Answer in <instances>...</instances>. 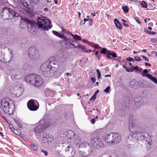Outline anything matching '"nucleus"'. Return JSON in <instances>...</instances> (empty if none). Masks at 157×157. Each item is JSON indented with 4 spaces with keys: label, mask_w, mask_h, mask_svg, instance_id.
I'll use <instances>...</instances> for the list:
<instances>
[{
    "label": "nucleus",
    "mask_w": 157,
    "mask_h": 157,
    "mask_svg": "<svg viewBox=\"0 0 157 157\" xmlns=\"http://www.w3.org/2000/svg\"><path fill=\"white\" fill-rule=\"evenodd\" d=\"M14 101L9 98H3L0 101V108L6 113H13L14 112Z\"/></svg>",
    "instance_id": "nucleus-1"
},
{
    "label": "nucleus",
    "mask_w": 157,
    "mask_h": 157,
    "mask_svg": "<svg viewBox=\"0 0 157 157\" xmlns=\"http://www.w3.org/2000/svg\"><path fill=\"white\" fill-rule=\"evenodd\" d=\"M50 125L49 119L47 116H44L39 122L34 131L37 133L43 132Z\"/></svg>",
    "instance_id": "nucleus-2"
},
{
    "label": "nucleus",
    "mask_w": 157,
    "mask_h": 157,
    "mask_svg": "<svg viewBox=\"0 0 157 157\" xmlns=\"http://www.w3.org/2000/svg\"><path fill=\"white\" fill-rule=\"evenodd\" d=\"M137 119L136 116L135 115L131 114L129 118V129L132 133L128 136L127 140H132L134 137L136 136L134 133L133 130L136 128V124Z\"/></svg>",
    "instance_id": "nucleus-3"
},
{
    "label": "nucleus",
    "mask_w": 157,
    "mask_h": 157,
    "mask_svg": "<svg viewBox=\"0 0 157 157\" xmlns=\"http://www.w3.org/2000/svg\"><path fill=\"white\" fill-rule=\"evenodd\" d=\"M37 21L39 27L41 29L48 30L52 27L50 21L45 17H38Z\"/></svg>",
    "instance_id": "nucleus-4"
},
{
    "label": "nucleus",
    "mask_w": 157,
    "mask_h": 157,
    "mask_svg": "<svg viewBox=\"0 0 157 157\" xmlns=\"http://www.w3.org/2000/svg\"><path fill=\"white\" fill-rule=\"evenodd\" d=\"M126 71L128 72L133 71L134 70L136 72H139L141 73L143 77H146L148 78L151 81L157 84V78H155L152 76L151 74H148V71H150L147 69H144L142 72L141 69H125Z\"/></svg>",
    "instance_id": "nucleus-5"
},
{
    "label": "nucleus",
    "mask_w": 157,
    "mask_h": 157,
    "mask_svg": "<svg viewBox=\"0 0 157 157\" xmlns=\"http://www.w3.org/2000/svg\"><path fill=\"white\" fill-rule=\"evenodd\" d=\"M28 53L29 57L32 59H37L40 56L39 50L34 47H31L28 50Z\"/></svg>",
    "instance_id": "nucleus-6"
},
{
    "label": "nucleus",
    "mask_w": 157,
    "mask_h": 157,
    "mask_svg": "<svg viewBox=\"0 0 157 157\" xmlns=\"http://www.w3.org/2000/svg\"><path fill=\"white\" fill-rule=\"evenodd\" d=\"M89 141L90 142V145L98 149L103 147L104 146L101 139L97 137L93 138Z\"/></svg>",
    "instance_id": "nucleus-7"
},
{
    "label": "nucleus",
    "mask_w": 157,
    "mask_h": 157,
    "mask_svg": "<svg viewBox=\"0 0 157 157\" xmlns=\"http://www.w3.org/2000/svg\"><path fill=\"white\" fill-rule=\"evenodd\" d=\"M25 21L26 23H28V26L29 31L31 33H35L36 30L35 26L36 25V22L30 21L27 19H25Z\"/></svg>",
    "instance_id": "nucleus-8"
},
{
    "label": "nucleus",
    "mask_w": 157,
    "mask_h": 157,
    "mask_svg": "<svg viewBox=\"0 0 157 157\" xmlns=\"http://www.w3.org/2000/svg\"><path fill=\"white\" fill-rule=\"evenodd\" d=\"M137 136V139L139 140H144L146 142H147V144L151 145V140L150 137L148 135L147 133H141L137 134L136 135Z\"/></svg>",
    "instance_id": "nucleus-9"
},
{
    "label": "nucleus",
    "mask_w": 157,
    "mask_h": 157,
    "mask_svg": "<svg viewBox=\"0 0 157 157\" xmlns=\"http://www.w3.org/2000/svg\"><path fill=\"white\" fill-rule=\"evenodd\" d=\"M67 138L72 142H75L77 138V135L71 130H68L65 133Z\"/></svg>",
    "instance_id": "nucleus-10"
},
{
    "label": "nucleus",
    "mask_w": 157,
    "mask_h": 157,
    "mask_svg": "<svg viewBox=\"0 0 157 157\" xmlns=\"http://www.w3.org/2000/svg\"><path fill=\"white\" fill-rule=\"evenodd\" d=\"M53 140V136L51 134L47 133L43 134L42 140L44 143L51 144Z\"/></svg>",
    "instance_id": "nucleus-11"
},
{
    "label": "nucleus",
    "mask_w": 157,
    "mask_h": 157,
    "mask_svg": "<svg viewBox=\"0 0 157 157\" xmlns=\"http://www.w3.org/2000/svg\"><path fill=\"white\" fill-rule=\"evenodd\" d=\"M10 14L9 8L7 7L3 8L1 10L0 13L2 17L5 20L10 19Z\"/></svg>",
    "instance_id": "nucleus-12"
},
{
    "label": "nucleus",
    "mask_w": 157,
    "mask_h": 157,
    "mask_svg": "<svg viewBox=\"0 0 157 157\" xmlns=\"http://www.w3.org/2000/svg\"><path fill=\"white\" fill-rule=\"evenodd\" d=\"M43 82V79L41 77L38 75L35 74L34 84L33 85L35 87H39L42 85Z\"/></svg>",
    "instance_id": "nucleus-13"
},
{
    "label": "nucleus",
    "mask_w": 157,
    "mask_h": 157,
    "mask_svg": "<svg viewBox=\"0 0 157 157\" xmlns=\"http://www.w3.org/2000/svg\"><path fill=\"white\" fill-rule=\"evenodd\" d=\"M27 105L28 108L31 111H36L39 108V106L36 105L35 102L32 99L28 101Z\"/></svg>",
    "instance_id": "nucleus-14"
},
{
    "label": "nucleus",
    "mask_w": 157,
    "mask_h": 157,
    "mask_svg": "<svg viewBox=\"0 0 157 157\" xmlns=\"http://www.w3.org/2000/svg\"><path fill=\"white\" fill-rule=\"evenodd\" d=\"M40 73L46 77H50L53 75L52 69H40Z\"/></svg>",
    "instance_id": "nucleus-15"
},
{
    "label": "nucleus",
    "mask_w": 157,
    "mask_h": 157,
    "mask_svg": "<svg viewBox=\"0 0 157 157\" xmlns=\"http://www.w3.org/2000/svg\"><path fill=\"white\" fill-rule=\"evenodd\" d=\"M63 41L61 45L63 47L68 48H75V44H73L72 43H71L69 40L66 38V39Z\"/></svg>",
    "instance_id": "nucleus-16"
},
{
    "label": "nucleus",
    "mask_w": 157,
    "mask_h": 157,
    "mask_svg": "<svg viewBox=\"0 0 157 157\" xmlns=\"http://www.w3.org/2000/svg\"><path fill=\"white\" fill-rule=\"evenodd\" d=\"M35 75L34 74H29L25 77V80L28 83L33 85L34 84Z\"/></svg>",
    "instance_id": "nucleus-17"
},
{
    "label": "nucleus",
    "mask_w": 157,
    "mask_h": 157,
    "mask_svg": "<svg viewBox=\"0 0 157 157\" xmlns=\"http://www.w3.org/2000/svg\"><path fill=\"white\" fill-rule=\"evenodd\" d=\"M114 133H110L106 135L105 137V141L109 144H113V137Z\"/></svg>",
    "instance_id": "nucleus-18"
},
{
    "label": "nucleus",
    "mask_w": 157,
    "mask_h": 157,
    "mask_svg": "<svg viewBox=\"0 0 157 157\" xmlns=\"http://www.w3.org/2000/svg\"><path fill=\"white\" fill-rule=\"evenodd\" d=\"M10 72V75L11 78L13 77L17 79L19 78V73L17 72L16 70V69H8Z\"/></svg>",
    "instance_id": "nucleus-19"
},
{
    "label": "nucleus",
    "mask_w": 157,
    "mask_h": 157,
    "mask_svg": "<svg viewBox=\"0 0 157 157\" xmlns=\"http://www.w3.org/2000/svg\"><path fill=\"white\" fill-rule=\"evenodd\" d=\"M52 63L51 61L50 63L46 62L41 66L40 69H54V67L51 66Z\"/></svg>",
    "instance_id": "nucleus-20"
},
{
    "label": "nucleus",
    "mask_w": 157,
    "mask_h": 157,
    "mask_svg": "<svg viewBox=\"0 0 157 157\" xmlns=\"http://www.w3.org/2000/svg\"><path fill=\"white\" fill-rule=\"evenodd\" d=\"M44 93L45 96L47 97H52L54 95L55 92L49 89H47L45 90Z\"/></svg>",
    "instance_id": "nucleus-21"
},
{
    "label": "nucleus",
    "mask_w": 157,
    "mask_h": 157,
    "mask_svg": "<svg viewBox=\"0 0 157 157\" xmlns=\"http://www.w3.org/2000/svg\"><path fill=\"white\" fill-rule=\"evenodd\" d=\"M113 137V144L119 142L121 140V136L118 133H114Z\"/></svg>",
    "instance_id": "nucleus-22"
},
{
    "label": "nucleus",
    "mask_w": 157,
    "mask_h": 157,
    "mask_svg": "<svg viewBox=\"0 0 157 157\" xmlns=\"http://www.w3.org/2000/svg\"><path fill=\"white\" fill-rule=\"evenodd\" d=\"M10 14V18H11L12 17H17L19 16V14L15 11L9 8Z\"/></svg>",
    "instance_id": "nucleus-23"
},
{
    "label": "nucleus",
    "mask_w": 157,
    "mask_h": 157,
    "mask_svg": "<svg viewBox=\"0 0 157 157\" xmlns=\"http://www.w3.org/2000/svg\"><path fill=\"white\" fill-rule=\"evenodd\" d=\"M115 24L117 27L120 29H122V27L121 24L120 23L119 21L117 19H115L114 20Z\"/></svg>",
    "instance_id": "nucleus-24"
},
{
    "label": "nucleus",
    "mask_w": 157,
    "mask_h": 157,
    "mask_svg": "<svg viewBox=\"0 0 157 157\" xmlns=\"http://www.w3.org/2000/svg\"><path fill=\"white\" fill-rule=\"evenodd\" d=\"M14 121L18 125V127L20 128H22V125L21 124V121L18 119H14Z\"/></svg>",
    "instance_id": "nucleus-25"
},
{
    "label": "nucleus",
    "mask_w": 157,
    "mask_h": 157,
    "mask_svg": "<svg viewBox=\"0 0 157 157\" xmlns=\"http://www.w3.org/2000/svg\"><path fill=\"white\" fill-rule=\"evenodd\" d=\"M59 70L60 69H57V70L55 71L54 72L53 71V75L56 76L57 77L60 76L61 73Z\"/></svg>",
    "instance_id": "nucleus-26"
},
{
    "label": "nucleus",
    "mask_w": 157,
    "mask_h": 157,
    "mask_svg": "<svg viewBox=\"0 0 157 157\" xmlns=\"http://www.w3.org/2000/svg\"><path fill=\"white\" fill-rule=\"evenodd\" d=\"M30 146L34 151H36L38 148L37 145L36 144L34 143L31 144Z\"/></svg>",
    "instance_id": "nucleus-27"
},
{
    "label": "nucleus",
    "mask_w": 157,
    "mask_h": 157,
    "mask_svg": "<svg viewBox=\"0 0 157 157\" xmlns=\"http://www.w3.org/2000/svg\"><path fill=\"white\" fill-rule=\"evenodd\" d=\"M17 91L18 92H17L16 95V96L19 97L23 93V92H22V89L21 88H19L18 89Z\"/></svg>",
    "instance_id": "nucleus-28"
},
{
    "label": "nucleus",
    "mask_w": 157,
    "mask_h": 157,
    "mask_svg": "<svg viewBox=\"0 0 157 157\" xmlns=\"http://www.w3.org/2000/svg\"><path fill=\"white\" fill-rule=\"evenodd\" d=\"M135 105L137 107H140L142 104V102L141 101H136V99H135Z\"/></svg>",
    "instance_id": "nucleus-29"
},
{
    "label": "nucleus",
    "mask_w": 157,
    "mask_h": 157,
    "mask_svg": "<svg viewBox=\"0 0 157 157\" xmlns=\"http://www.w3.org/2000/svg\"><path fill=\"white\" fill-rule=\"evenodd\" d=\"M90 145V143L89 142H84L80 145V146H82L84 147H86Z\"/></svg>",
    "instance_id": "nucleus-30"
},
{
    "label": "nucleus",
    "mask_w": 157,
    "mask_h": 157,
    "mask_svg": "<svg viewBox=\"0 0 157 157\" xmlns=\"http://www.w3.org/2000/svg\"><path fill=\"white\" fill-rule=\"evenodd\" d=\"M29 1L30 3L33 5L38 4L40 1V0H29Z\"/></svg>",
    "instance_id": "nucleus-31"
},
{
    "label": "nucleus",
    "mask_w": 157,
    "mask_h": 157,
    "mask_svg": "<svg viewBox=\"0 0 157 157\" xmlns=\"http://www.w3.org/2000/svg\"><path fill=\"white\" fill-rule=\"evenodd\" d=\"M141 6L142 7L144 8H146L147 7V3L144 1H143L141 3Z\"/></svg>",
    "instance_id": "nucleus-32"
},
{
    "label": "nucleus",
    "mask_w": 157,
    "mask_h": 157,
    "mask_svg": "<svg viewBox=\"0 0 157 157\" xmlns=\"http://www.w3.org/2000/svg\"><path fill=\"white\" fill-rule=\"evenodd\" d=\"M57 36L60 38H63V39H66V36H64V35L63 34H61L58 33Z\"/></svg>",
    "instance_id": "nucleus-33"
},
{
    "label": "nucleus",
    "mask_w": 157,
    "mask_h": 157,
    "mask_svg": "<svg viewBox=\"0 0 157 157\" xmlns=\"http://www.w3.org/2000/svg\"><path fill=\"white\" fill-rule=\"evenodd\" d=\"M135 80H132L130 81L129 86L130 87L133 88L135 85Z\"/></svg>",
    "instance_id": "nucleus-34"
},
{
    "label": "nucleus",
    "mask_w": 157,
    "mask_h": 157,
    "mask_svg": "<svg viewBox=\"0 0 157 157\" xmlns=\"http://www.w3.org/2000/svg\"><path fill=\"white\" fill-rule=\"evenodd\" d=\"M122 9L124 11L125 13H127L129 9L128 7L127 6H123Z\"/></svg>",
    "instance_id": "nucleus-35"
},
{
    "label": "nucleus",
    "mask_w": 157,
    "mask_h": 157,
    "mask_svg": "<svg viewBox=\"0 0 157 157\" xmlns=\"http://www.w3.org/2000/svg\"><path fill=\"white\" fill-rule=\"evenodd\" d=\"M9 127L10 128V129H11L12 131L14 132V133L15 134H17L15 132L17 131V130H15L13 127V125L12 124H9Z\"/></svg>",
    "instance_id": "nucleus-36"
},
{
    "label": "nucleus",
    "mask_w": 157,
    "mask_h": 157,
    "mask_svg": "<svg viewBox=\"0 0 157 157\" xmlns=\"http://www.w3.org/2000/svg\"><path fill=\"white\" fill-rule=\"evenodd\" d=\"M74 39L76 40H81V37L77 35H75V37Z\"/></svg>",
    "instance_id": "nucleus-37"
},
{
    "label": "nucleus",
    "mask_w": 157,
    "mask_h": 157,
    "mask_svg": "<svg viewBox=\"0 0 157 157\" xmlns=\"http://www.w3.org/2000/svg\"><path fill=\"white\" fill-rule=\"evenodd\" d=\"M75 47L78 48H81L82 50H84L85 49V47L84 46L80 45H78L77 46H75Z\"/></svg>",
    "instance_id": "nucleus-38"
},
{
    "label": "nucleus",
    "mask_w": 157,
    "mask_h": 157,
    "mask_svg": "<svg viewBox=\"0 0 157 157\" xmlns=\"http://www.w3.org/2000/svg\"><path fill=\"white\" fill-rule=\"evenodd\" d=\"M134 59L136 61H140L142 59L140 57L137 56H136L134 57Z\"/></svg>",
    "instance_id": "nucleus-39"
},
{
    "label": "nucleus",
    "mask_w": 157,
    "mask_h": 157,
    "mask_svg": "<svg viewBox=\"0 0 157 157\" xmlns=\"http://www.w3.org/2000/svg\"><path fill=\"white\" fill-rule=\"evenodd\" d=\"M110 89V87L109 86H108L104 90V92L106 93H108L109 92V90Z\"/></svg>",
    "instance_id": "nucleus-40"
},
{
    "label": "nucleus",
    "mask_w": 157,
    "mask_h": 157,
    "mask_svg": "<svg viewBox=\"0 0 157 157\" xmlns=\"http://www.w3.org/2000/svg\"><path fill=\"white\" fill-rule=\"evenodd\" d=\"M21 2L25 6L26 5L28 6L29 5L26 2H25V0H20Z\"/></svg>",
    "instance_id": "nucleus-41"
},
{
    "label": "nucleus",
    "mask_w": 157,
    "mask_h": 157,
    "mask_svg": "<svg viewBox=\"0 0 157 157\" xmlns=\"http://www.w3.org/2000/svg\"><path fill=\"white\" fill-rule=\"evenodd\" d=\"M106 51H107V49L106 48H103L102 49L101 52V54H105V53H106Z\"/></svg>",
    "instance_id": "nucleus-42"
},
{
    "label": "nucleus",
    "mask_w": 157,
    "mask_h": 157,
    "mask_svg": "<svg viewBox=\"0 0 157 157\" xmlns=\"http://www.w3.org/2000/svg\"><path fill=\"white\" fill-rule=\"evenodd\" d=\"M97 72L98 74L97 77L98 78H99L101 77V74L99 69H97Z\"/></svg>",
    "instance_id": "nucleus-43"
},
{
    "label": "nucleus",
    "mask_w": 157,
    "mask_h": 157,
    "mask_svg": "<svg viewBox=\"0 0 157 157\" xmlns=\"http://www.w3.org/2000/svg\"><path fill=\"white\" fill-rule=\"evenodd\" d=\"M61 28L62 29L61 33L64 34V33H67L66 30L63 27H61Z\"/></svg>",
    "instance_id": "nucleus-44"
},
{
    "label": "nucleus",
    "mask_w": 157,
    "mask_h": 157,
    "mask_svg": "<svg viewBox=\"0 0 157 157\" xmlns=\"http://www.w3.org/2000/svg\"><path fill=\"white\" fill-rule=\"evenodd\" d=\"M126 59L127 60L129 61H131V62L133 61V63H134L135 62V60H134L133 58H132L130 57H129L128 58H127Z\"/></svg>",
    "instance_id": "nucleus-45"
},
{
    "label": "nucleus",
    "mask_w": 157,
    "mask_h": 157,
    "mask_svg": "<svg viewBox=\"0 0 157 157\" xmlns=\"http://www.w3.org/2000/svg\"><path fill=\"white\" fill-rule=\"evenodd\" d=\"M109 55L112 56L113 58H116L117 57V54L115 52H113L112 54L111 53H109Z\"/></svg>",
    "instance_id": "nucleus-46"
},
{
    "label": "nucleus",
    "mask_w": 157,
    "mask_h": 157,
    "mask_svg": "<svg viewBox=\"0 0 157 157\" xmlns=\"http://www.w3.org/2000/svg\"><path fill=\"white\" fill-rule=\"evenodd\" d=\"M157 41V38L155 37L151 38V41L152 43H155Z\"/></svg>",
    "instance_id": "nucleus-47"
},
{
    "label": "nucleus",
    "mask_w": 157,
    "mask_h": 157,
    "mask_svg": "<svg viewBox=\"0 0 157 157\" xmlns=\"http://www.w3.org/2000/svg\"><path fill=\"white\" fill-rule=\"evenodd\" d=\"M41 151L42 152L44 153L45 155L47 156L48 155V152L46 151H45L44 150L42 149L41 150Z\"/></svg>",
    "instance_id": "nucleus-48"
},
{
    "label": "nucleus",
    "mask_w": 157,
    "mask_h": 157,
    "mask_svg": "<svg viewBox=\"0 0 157 157\" xmlns=\"http://www.w3.org/2000/svg\"><path fill=\"white\" fill-rule=\"evenodd\" d=\"M96 96L93 95L90 99V101H94L96 99Z\"/></svg>",
    "instance_id": "nucleus-49"
},
{
    "label": "nucleus",
    "mask_w": 157,
    "mask_h": 157,
    "mask_svg": "<svg viewBox=\"0 0 157 157\" xmlns=\"http://www.w3.org/2000/svg\"><path fill=\"white\" fill-rule=\"evenodd\" d=\"M135 20L138 24H141V22L140 20H139L138 18L136 17L135 18Z\"/></svg>",
    "instance_id": "nucleus-50"
},
{
    "label": "nucleus",
    "mask_w": 157,
    "mask_h": 157,
    "mask_svg": "<svg viewBox=\"0 0 157 157\" xmlns=\"http://www.w3.org/2000/svg\"><path fill=\"white\" fill-rule=\"evenodd\" d=\"M91 80L93 83H94L96 81L94 77H91Z\"/></svg>",
    "instance_id": "nucleus-51"
},
{
    "label": "nucleus",
    "mask_w": 157,
    "mask_h": 157,
    "mask_svg": "<svg viewBox=\"0 0 157 157\" xmlns=\"http://www.w3.org/2000/svg\"><path fill=\"white\" fill-rule=\"evenodd\" d=\"M99 92V90H97L93 94L95 96H97V94Z\"/></svg>",
    "instance_id": "nucleus-52"
},
{
    "label": "nucleus",
    "mask_w": 157,
    "mask_h": 157,
    "mask_svg": "<svg viewBox=\"0 0 157 157\" xmlns=\"http://www.w3.org/2000/svg\"><path fill=\"white\" fill-rule=\"evenodd\" d=\"M52 33L54 35L57 36L58 34V32L55 31H53Z\"/></svg>",
    "instance_id": "nucleus-53"
},
{
    "label": "nucleus",
    "mask_w": 157,
    "mask_h": 157,
    "mask_svg": "<svg viewBox=\"0 0 157 157\" xmlns=\"http://www.w3.org/2000/svg\"><path fill=\"white\" fill-rule=\"evenodd\" d=\"M144 31L145 32H146L147 33L149 34L150 33V31H149L147 30V29H144Z\"/></svg>",
    "instance_id": "nucleus-54"
},
{
    "label": "nucleus",
    "mask_w": 157,
    "mask_h": 157,
    "mask_svg": "<svg viewBox=\"0 0 157 157\" xmlns=\"http://www.w3.org/2000/svg\"><path fill=\"white\" fill-rule=\"evenodd\" d=\"M95 122V119H93L91 121V123L92 124H94Z\"/></svg>",
    "instance_id": "nucleus-55"
},
{
    "label": "nucleus",
    "mask_w": 157,
    "mask_h": 157,
    "mask_svg": "<svg viewBox=\"0 0 157 157\" xmlns=\"http://www.w3.org/2000/svg\"><path fill=\"white\" fill-rule=\"evenodd\" d=\"M156 33L154 32H150L149 34L154 35L156 34Z\"/></svg>",
    "instance_id": "nucleus-56"
},
{
    "label": "nucleus",
    "mask_w": 157,
    "mask_h": 157,
    "mask_svg": "<svg viewBox=\"0 0 157 157\" xmlns=\"http://www.w3.org/2000/svg\"><path fill=\"white\" fill-rule=\"evenodd\" d=\"M85 52H92V51L91 50L88 49V50H85Z\"/></svg>",
    "instance_id": "nucleus-57"
},
{
    "label": "nucleus",
    "mask_w": 157,
    "mask_h": 157,
    "mask_svg": "<svg viewBox=\"0 0 157 157\" xmlns=\"http://www.w3.org/2000/svg\"><path fill=\"white\" fill-rule=\"evenodd\" d=\"M94 46L96 48H98L99 47V45L98 44H95Z\"/></svg>",
    "instance_id": "nucleus-58"
},
{
    "label": "nucleus",
    "mask_w": 157,
    "mask_h": 157,
    "mask_svg": "<svg viewBox=\"0 0 157 157\" xmlns=\"http://www.w3.org/2000/svg\"><path fill=\"white\" fill-rule=\"evenodd\" d=\"M142 57L146 61H148V59H147V58L145 56H142Z\"/></svg>",
    "instance_id": "nucleus-59"
},
{
    "label": "nucleus",
    "mask_w": 157,
    "mask_h": 157,
    "mask_svg": "<svg viewBox=\"0 0 157 157\" xmlns=\"http://www.w3.org/2000/svg\"><path fill=\"white\" fill-rule=\"evenodd\" d=\"M70 147L69 146H68L66 148V151H69V149Z\"/></svg>",
    "instance_id": "nucleus-60"
},
{
    "label": "nucleus",
    "mask_w": 157,
    "mask_h": 157,
    "mask_svg": "<svg viewBox=\"0 0 157 157\" xmlns=\"http://www.w3.org/2000/svg\"><path fill=\"white\" fill-rule=\"evenodd\" d=\"M150 19L148 18L145 19L144 20V21L145 23H146L147 21H149Z\"/></svg>",
    "instance_id": "nucleus-61"
},
{
    "label": "nucleus",
    "mask_w": 157,
    "mask_h": 157,
    "mask_svg": "<svg viewBox=\"0 0 157 157\" xmlns=\"http://www.w3.org/2000/svg\"><path fill=\"white\" fill-rule=\"evenodd\" d=\"M145 65L146 66H151V65L150 64L148 63H145Z\"/></svg>",
    "instance_id": "nucleus-62"
},
{
    "label": "nucleus",
    "mask_w": 157,
    "mask_h": 157,
    "mask_svg": "<svg viewBox=\"0 0 157 157\" xmlns=\"http://www.w3.org/2000/svg\"><path fill=\"white\" fill-rule=\"evenodd\" d=\"M85 23V22H83V21H82L80 22V25L84 24Z\"/></svg>",
    "instance_id": "nucleus-63"
},
{
    "label": "nucleus",
    "mask_w": 157,
    "mask_h": 157,
    "mask_svg": "<svg viewBox=\"0 0 157 157\" xmlns=\"http://www.w3.org/2000/svg\"><path fill=\"white\" fill-rule=\"evenodd\" d=\"M123 25H124V26H128V25L126 24L125 23H123Z\"/></svg>",
    "instance_id": "nucleus-64"
}]
</instances>
